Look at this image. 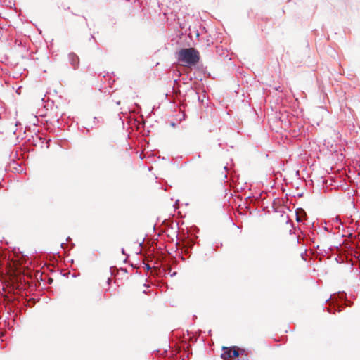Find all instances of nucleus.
<instances>
[{
  "label": "nucleus",
  "mask_w": 360,
  "mask_h": 360,
  "mask_svg": "<svg viewBox=\"0 0 360 360\" xmlns=\"http://www.w3.org/2000/svg\"><path fill=\"white\" fill-rule=\"evenodd\" d=\"M176 58L184 66H194L200 60V53L194 48H184L177 52Z\"/></svg>",
  "instance_id": "f257e3e1"
},
{
  "label": "nucleus",
  "mask_w": 360,
  "mask_h": 360,
  "mask_svg": "<svg viewBox=\"0 0 360 360\" xmlns=\"http://www.w3.org/2000/svg\"><path fill=\"white\" fill-rule=\"evenodd\" d=\"M13 169L19 172V169H18L15 167H13Z\"/></svg>",
  "instance_id": "39448f33"
},
{
  "label": "nucleus",
  "mask_w": 360,
  "mask_h": 360,
  "mask_svg": "<svg viewBox=\"0 0 360 360\" xmlns=\"http://www.w3.org/2000/svg\"><path fill=\"white\" fill-rule=\"evenodd\" d=\"M12 162H13V165H15V164H16V163H15V160H14V159H13V161H12Z\"/></svg>",
  "instance_id": "20e7f679"
},
{
  "label": "nucleus",
  "mask_w": 360,
  "mask_h": 360,
  "mask_svg": "<svg viewBox=\"0 0 360 360\" xmlns=\"http://www.w3.org/2000/svg\"><path fill=\"white\" fill-rule=\"evenodd\" d=\"M70 62L73 68L76 69L79 66V57L74 53H70L68 56Z\"/></svg>",
  "instance_id": "7ed1b4c3"
},
{
  "label": "nucleus",
  "mask_w": 360,
  "mask_h": 360,
  "mask_svg": "<svg viewBox=\"0 0 360 360\" xmlns=\"http://www.w3.org/2000/svg\"><path fill=\"white\" fill-rule=\"evenodd\" d=\"M222 349L224 352L221 354V357L224 360H231V358H236L239 356L238 349L236 347H223Z\"/></svg>",
  "instance_id": "f03ea898"
}]
</instances>
